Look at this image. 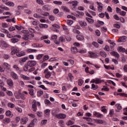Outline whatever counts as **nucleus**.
<instances>
[{
    "label": "nucleus",
    "mask_w": 127,
    "mask_h": 127,
    "mask_svg": "<svg viewBox=\"0 0 127 127\" xmlns=\"http://www.w3.org/2000/svg\"><path fill=\"white\" fill-rule=\"evenodd\" d=\"M83 83H84V81L82 79H80L78 80V84L79 86H82Z\"/></svg>",
    "instance_id": "42"
},
{
    "label": "nucleus",
    "mask_w": 127,
    "mask_h": 127,
    "mask_svg": "<svg viewBox=\"0 0 127 127\" xmlns=\"http://www.w3.org/2000/svg\"><path fill=\"white\" fill-rule=\"evenodd\" d=\"M76 38L77 40H79L80 41H82V40H84V36L80 35H76Z\"/></svg>",
    "instance_id": "26"
},
{
    "label": "nucleus",
    "mask_w": 127,
    "mask_h": 127,
    "mask_svg": "<svg viewBox=\"0 0 127 127\" xmlns=\"http://www.w3.org/2000/svg\"><path fill=\"white\" fill-rule=\"evenodd\" d=\"M115 106L117 108V109H118V110H122V109H123V108L122 107V105L120 104H116Z\"/></svg>",
    "instance_id": "44"
},
{
    "label": "nucleus",
    "mask_w": 127,
    "mask_h": 127,
    "mask_svg": "<svg viewBox=\"0 0 127 127\" xmlns=\"http://www.w3.org/2000/svg\"><path fill=\"white\" fill-rule=\"evenodd\" d=\"M93 115L94 117H96L97 118H103V114H100V113H98L97 112H94L93 113Z\"/></svg>",
    "instance_id": "13"
},
{
    "label": "nucleus",
    "mask_w": 127,
    "mask_h": 127,
    "mask_svg": "<svg viewBox=\"0 0 127 127\" xmlns=\"http://www.w3.org/2000/svg\"><path fill=\"white\" fill-rule=\"evenodd\" d=\"M97 3L98 5V10L99 11V12H101L102 10H103V5H102L101 3H100L99 2H97Z\"/></svg>",
    "instance_id": "12"
},
{
    "label": "nucleus",
    "mask_w": 127,
    "mask_h": 127,
    "mask_svg": "<svg viewBox=\"0 0 127 127\" xmlns=\"http://www.w3.org/2000/svg\"><path fill=\"white\" fill-rule=\"evenodd\" d=\"M96 122L97 123V124H100L102 125L103 124H105V123H106V121H105V120H103L101 119H97L96 121Z\"/></svg>",
    "instance_id": "30"
},
{
    "label": "nucleus",
    "mask_w": 127,
    "mask_h": 127,
    "mask_svg": "<svg viewBox=\"0 0 127 127\" xmlns=\"http://www.w3.org/2000/svg\"><path fill=\"white\" fill-rule=\"evenodd\" d=\"M6 5H8L9 6H14V3L11 1H8L5 3Z\"/></svg>",
    "instance_id": "33"
},
{
    "label": "nucleus",
    "mask_w": 127,
    "mask_h": 127,
    "mask_svg": "<svg viewBox=\"0 0 127 127\" xmlns=\"http://www.w3.org/2000/svg\"><path fill=\"white\" fill-rule=\"evenodd\" d=\"M5 115L7 117H10V116H11V112L9 110H8L6 112Z\"/></svg>",
    "instance_id": "51"
},
{
    "label": "nucleus",
    "mask_w": 127,
    "mask_h": 127,
    "mask_svg": "<svg viewBox=\"0 0 127 127\" xmlns=\"http://www.w3.org/2000/svg\"><path fill=\"white\" fill-rule=\"evenodd\" d=\"M10 75L12 78H13V79H18V76L16 73H15V72H14V71H11L10 72Z\"/></svg>",
    "instance_id": "10"
},
{
    "label": "nucleus",
    "mask_w": 127,
    "mask_h": 127,
    "mask_svg": "<svg viewBox=\"0 0 127 127\" xmlns=\"http://www.w3.org/2000/svg\"><path fill=\"white\" fill-rule=\"evenodd\" d=\"M9 31H13L14 30H15V27H13V26H11L8 29Z\"/></svg>",
    "instance_id": "60"
},
{
    "label": "nucleus",
    "mask_w": 127,
    "mask_h": 127,
    "mask_svg": "<svg viewBox=\"0 0 127 127\" xmlns=\"http://www.w3.org/2000/svg\"><path fill=\"white\" fill-rule=\"evenodd\" d=\"M15 109L16 111H17L18 113H22V109L19 107H15Z\"/></svg>",
    "instance_id": "49"
},
{
    "label": "nucleus",
    "mask_w": 127,
    "mask_h": 127,
    "mask_svg": "<svg viewBox=\"0 0 127 127\" xmlns=\"http://www.w3.org/2000/svg\"><path fill=\"white\" fill-rule=\"evenodd\" d=\"M91 86L93 90H97L98 89V85H95V84H92Z\"/></svg>",
    "instance_id": "57"
},
{
    "label": "nucleus",
    "mask_w": 127,
    "mask_h": 127,
    "mask_svg": "<svg viewBox=\"0 0 127 127\" xmlns=\"http://www.w3.org/2000/svg\"><path fill=\"white\" fill-rule=\"evenodd\" d=\"M32 47L34 48H37V47H42V46H40L39 44L37 43H34L32 44Z\"/></svg>",
    "instance_id": "41"
},
{
    "label": "nucleus",
    "mask_w": 127,
    "mask_h": 127,
    "mask_svg": "<svg viewBox=\"0 0 127 127\" xmlns=\"http://www.w3.org/2000/svg\"><path fill=\"white\" fill-rule=\"evenodd\" d=\"M86 20H87L88 22L89 23H94V20L93 19H91L89 17H86Z\"/></svg>",
    "instance_id": "38"
},
{
    "label": "nucleus",
    "mask_w": 127,
    "mask_h": 127,
    "mask_svg": "<svg viewBox=\"0 0 127 127\" xmlns=\"http://www.w3.org/2000/svg\"><path fill=\"white\" fill-rule=\"evenodd\" d=\"M13 68L15 69L16 71H19V72H22V70L20 69L17 65H14Z\"/></svg>",
    "instance_id": "31"
},
{
    "label": "nucleus",
    "mask_w": 127,
    "mask_h": 127,
    "mask_svg": "<svg viewBox=\"0 0 127 127\" xmlns=\"http://www.w3.org/2000/svg\"><path fill=\"white\" fill-rule=\"evenodd\" d=\"M36 1L38 4H40L41 5H44V2L42 0H36Z\"/></svg>",
    "instance_id": "32"
},
{
    "label": "nucleus",
    "mask_w": 127,
    "mask_h": 127,
    "mask_svg": "<svg viewBox=\"0 0 127 127\" xmlns=\"http://www.w3.org/2000/svg\"><path fill=\"white\" fill-rule=\"evenodd\" d=\"M28 37H29V35L28 34H24L22 39H24V40H28Z\"/></svg>",
    "instance_id": "36"
},
{
    "label": "nucleus",
    "mask_w": 127,
    "mask_h": 127,
    "mask_svg": "<svg viewBox=\"0 0 127 127\" xmlns=\"http://www.w3.org/2000/svg\"><path fill=\"white\" fill-rule=\"evenodd\" d=\"M71 51L73 54H76V53H78V49L76 47H72L71 48Z\"/></svg>",
    "instance_id": "18"
},
{
    "label": "nucleus",
    "mask_w": 127,
    "mask_h": 127,
    "mask_svg": "<svg viewBox=\"0 0 127 127\" xmlns=\"http://www.w3.org/2000/svg\"><path fill=\"white\" fill-rule=\"evenodd\" d=\"M89 57L90 58H97V57H99L100 56V54H99L98 53H94L93 52H89Z\"/></svg>",
    "instance_id": "2"
},
{
    "label": "nucleus",
    "mask_w": 127,
    "mask_h": 127,
    "mask_svg": "<svg viewBox=\"0 0 127 127\" xmlns=\"http://www.w3.org/2000/svg\"><path fill=\"white\" fill-rule=\"evenodd\" d=\"M16 28V29H17V30H21V29H22V28H23V27H21V26H20V27H19V26H17V25H15V29Z\"/></svg>",
    "instance_id": "64"
},
{
    "label": "nucleus",
    "mask_w": 127,
    "mask_h": 127,
    "mask_svg": "<svg viewBox=\"0 0 127 127\" xmlns=\"http://www.w3.org/2000/svg\"><path fill=\"white\" fill-rule=\"evenodd\" d=\"M44 114L46 117H49L50 116V110L46 109L44 111Z\"/></svg>",
    "instance_id": "25"
},
{
    "label": "nucleus",
    "mask_w": 127,
    "mask_h": 127,
    "mask_svg": "<svg viewBox=\"0 0 127 127\" xmlns=\"http://www.w3.org/2000/svg\"><path fill=\"white\" fill-rule=\"evenodd\" d=\"M66 126H71L72 125H74V122L69 120L68 122L66 123Z\"/></svg>",
    "instance_id": "40"
},
{
    "label": "nucleus",
    "mask_w": 127,
    "mask_h": 127,
    "mask_svg": "<svg viewBox=\"0 0 127 127\" xmlns=\"http://www.w3.org/2000/svg\"><path fill=\"white\" fill-rule=\"evenodd\" d=\"M97 42L99 44H103L104 43V42L103 41V39L99 38L97 40Z\"/></svg>",
    "instance_id": "59"
},
{
    "label": "nucleus",
    "mask_w": 127,
    "mask_h": 127,
    "mask_svg": "<svg viewBox=\"0 0 127 127\" xmlns=\"http://www.w3.org/2000/svg\"><path fill=\"white\" fill-rule=\"evenodd\" d=\"M43 10H48L49 9V5H45L42 7Z\"/></svg>",
    "instance_id": "47"
},
{
    "label": "nucleus",
    "mask_w": 127,
    "mask_h": 127,
    "mask_svg": "<svg viewBox=\"0 0 127 127\" xmlns=\"http://www.w3.org/2000/svg\"><path fill=\"white\" fill-rule=\"evenodd\" d=\"M66 23L68 25H71V24H73V21L71 20H67L66 21Z\"/></svg>",
    "instance_id": "56"
},
{
    "label": "nucleus",
    "mask_w": 127,
    "mask_h": 127,
    "mask_svg": "<svg viewBox=\"0 0 127 127\" xmlns=\"http://www.w3.org/2000/svg\"><path fill=\"white\" fill-rule=\"evenodd\" d=\"M20 77L21 78L23 79V80H30V77L26 76V75H24L22 74H20Z\"/></svg>",
    "instance_id": "22"
},
{
    "label": "nucleus",
    "mask_w": 127,
    "mask_h": 127,
    "mask_svg": "<svg viewBox=\"0 0 127 127\" xmlns=\"http://www.w3.org/2000/svg\"><path fill=\"white\" fill-rule=\"evenodd\" d=\"M43 56H44V54H39L37 56V60H40V59H41V58H42V57H43Z\"/></svg>",
    "instance_id": "46"
},
{
    "label": "nucleus",
    "mask_w": 127,
    "mask_h": 127,
    "mask_svg": "<svg viewBox=\"0 0 127 127\" xmlns=\"http://www.w3.org/2000/svg\"><path fill=\"white\" fill-rule=\"evenodd\" d=\"M11 55H14V54L16 55L20 51L18 48H15L14 47H11Z\"/></svg>",
    "instance_id": "3"
},
{
    "label": "nucleus",
    "mask_w": 127,
    "mask_h": 127,
    "mask_svg": "<svg viewBox=\"0 0 127 127\" xmlns=\"http://www.w3.org/2000/svg\"><path fill=\"white\" fill-rule=\"evenodd\" d=\"M19 41V40L16 38L13 37L11 39V42L12 43H17Z\"/></svg>",
    "instance_id": "19"
},
{
    "label": "nucleus",
    "mask_w": 127,
    "mask_h": 127,
    "mask_svg": "<svg viewBox=\"0 0 127 127\" xmlns=\"http://www.w3.org/2000/svg\"><path fill=\"white\" fill-rule=\"evenodd\" d=\"M7 37H8V38H13L14 36L11 35V34H9V32H8L7 34Z\"/></svg>",
    "instance_id": "58"
},
{
    "label": "nucleus",
    "mask_w": 127,
    "mask_h": 127,
    "mask_svg": "<svg viewBox=\"0 0 127 127\" xmlns=\"http://www.w3.org/2000/svg\"><path fill=\"white\" fill-rule=\"evenodd\" d=\"M7 107L11 108H14V105L13 103H7Z\"/></svg>",
    "instance_id": "52"
},
{
    "label": "nucleus",
    "mask_w": 127,
    "mask_h": 127,
    "mask_svg": "<svg viewBox=\"0 0 127 127\" xmlns=\"http://www.w3.org/2000/svg\"><path fill=\"white\" fill-rule=\"evenodd\" d=\"M7 83L8 86H10V87H12V86H13V81L11 79H8L7 80Z\"/></svg>",
    "instance_id": "16"
},
{
    "label": "nucleus",
    "mask_w": 127,
    "mask_h": 127,
    "mask_svg": "<svg viewBox=\"0 0 127 127\" xmlns=\"http://www.w3.org/2000/svg\"><path fill=\"white\" fill-rule=\"evenodd\" d=\"M3 123L4 124H5V123H6V124H8V123H10V119H9V118L4 119L3 121Z\"/></svg>",
    "instance_id": "35"
},
{
    "label": "nucleus",
    "mask_w": 127,
    "mask_h": 127,
    "mask_svg": "<svg viewBox=\"0 0 127 127\" xmlns=\"http://www.w3.org/2000/svg\"><path fill=\"white\" fill-rule=\"evenodd\" d=\"M1 45L2 47H4V48H7L9 47V45L4 41L1 42Z\"/></svg>",
    "instance_id": "20"
},
{
    "label": "nucleus",
    "mask_w": 127,
    "mask_h": 127,
    "mask_svg": "<svg viewBox=\"0 0 127 127\" xmlns=\"http://www.w3.org/2000/svg\"><path fill=\"white\" fill-rule=\"evenodd\" d=\"M39 27L40 28H47L48 27V25L46 24H40Z\"/></svg>",
    "instance_id": "28"
},
{
    "label": "nucleus",
    "mask_w": 127,
    "mask_h": 127,
    "mask_svg": "<svg viewBox=\"0 0 127 127\" xmlns=\"http://www.w3.org/2000/svg\"><path fill=\"white\" fill-rule=\"evenodd\" d=\"M37 105L36 104V101L34 100L32 103V108L33 109L34 112H36L37 111Z\"/></svg>",
    "instance_id": "8"
},
{
    "label": "nucleus",
    "mask_w": 127,
    "mask_h": 127,
    "mask_svg": "<svg viewBox=\"0 0 127 127\" xmlns=\"http://www.w3.org/2000/svg\"><path fill=\"white\" fill-rule=\"evenodd\" d=\"M26 60H28V57H24V58H21L19 60V62H20V63H23L25 62L26 61Z\"/></svg>",
    "instance_id": "29"
},
{
    "label": "nucleus",
    "mask_w": 127,
    "mask_h": 127,
    "mask_svg": "<svg viewBox=\"0 0 127 127\" xmlns=\"http://www.w3.org/2000/svg\"><path fill=\"white\" fill-rule=\"evenodd\" d=\"M37 119H34L31 121V123H32V125L34 126L35 124L37 123Z\"/></svg>",
    "instance_id": "55"
},
{
    "label": "nucleus",
    "mask_w": 127,
    "mask_h": 127,
    "mask_svg": "<svg viewBox=\"0 0 127 127\" xmlns=\"http://www.w3.org/2000/svg\"><path fill=\"white\" fill-rule=\"evenodd\" d=\"M62 9L66 12H69V11H70V9H69L66 6H62Z\"/></svg>",
    "instance_id": "24"
},
{
    "label": "nucleus",
    "mask_w": 127,
    "mask_h": 127,
    "mask_svg": "<svg viewBox=\"0 0 127 127\" xmlns=\"http://www.w3.org/2000/svg\"><path fill=\"white\" fill-rule=\"evenodd\" d=\"M37 64L35 61H29L27 62V64L29 67H34Z\"/></svg>",
    "instance_id": "4"
},
{
    "label": "nucleus",
    "mask_w": 127,
    "mask_h": 127,
    "mask_svg": "<svg viewBox=\"0 0 127 127\" xmlns=\"http://www.w3.org/2000/svg\"><path fill=\"white\" fill-rule=\"evenodd\" d=\"M14 94L16 99H19L20 97L22 100H25V97L21 92H15Z\"/></svg>",
    "instance_id": "1"
},
{
    "label": "nucleus",
    "mask_w": 127,
    "mask_h": 127,
    "mask_svg": "<svg viewBox=\"0 0 127 127\" xmlns=\"http://www.w3.org/2000/svg\"><path fill=\"white\" fill-rule=\"evenodd\" d=\"M58 111L57 110H53L52 111V114L53 116H55L56 118H57V116L58 115Z\"/></svg>",
    "instance_id": "27"
},
{
    "label": "nucleus",
    "mask_w": 127,
    "mask_h": 127,
    "mask_svg": "<svg viewBox=\"0 0 127 127\" xmlns=\"http://www.w3.org/2000/svg\"><path fill=\"white\" fill-rule=\"evenodd\" d=\"M126 39H127V36H123L118 39V42H125Z\"/></svg>",
    "instance_id": "14"
},
{
    "label": "nucleus",
    "mask_w": 127,
    "mask_h": 127,
    "mask_svg": "<svg viewBox=\"0 0 127 127\" xmlns=\"http://www.w3.org/2000/svg\"><path fill=\"white\" fill-rule=\"evenodd\" d=\"M44 73L45 74V77L46 78V79H49V78L51 77V72L49 71L48 68L45 70Z\"/></svg>",
    "instance_id": "5"
},
{
    "label": "nucleus",
    "mask_w": 127,
    "mask_h": 127,
    "mask_svg": "<svg viewBox=\"0 0 127 127\" xmlns=\"http://www.w3.org/2000/svg\"><path fill=\"white\" fill-rule=\"evenodd\" d=\"M3 67L4 68V69H6L7 70H9L10 69V65L6 63H4L3 64Z\"/></svg>",
    "instance_id": "11"
},
{
    "label": "nucleus",
    "mask_w": 127,
    "mask_h": 127,
    "mask_svg": "<svg viewBox=\"0 0 127 127\" xmlns=\"http://www.w3.org/2000/svg\"><path fill=\"white\" fill-rule=\"evenodd\" d=\"M67 3L71 4V6L73 7V8H75L76 6L78 5V3H79V2L77 0L72 1L71 2H68Z\"/></svg>",
    "instance_id": "7"
},
{
    "label": "nucleus",
    "mask_w": 127,
    "mask_h": 127,
    "mask_svg": "<svg viewBox=\"0 0 127 127\" xmlns=\"http://www.w3.org/2000/svg\"><path fill=\"white\" fill-rule=\"evenodd\" d=\"M28 122V118L26 117H23L20 120V123L21 125H26Z\"/></svg>",
    "instance_id": "6"
},
{
    "label": "nucleus",
    "mask_w": 127,
    "mask_h": 127,
    "mask_svg": "<svg viewBox=\"0 0 127 127\" xmlns=\"http://www.w3.org/2000/svg\"><path fill=\"white\" fill-rule=\"evenodd\" d=\"M66 117L67 116L65 114H59L58 115H57V119H66Z\"/></svg>",
    "instance_id": "9"
},
{
    "label": "nucleus",
    "mask_w": 127,
    "mask_h": 127,
    "mask_svg": "<svg viewBox=\"0 0 127 127\" xmlns=\"http://www.w3.org/2000/svg\"><path fill=\"white\" fill-rule=\"evenodd\" d=\"M105 108H106L105 106L101 107V112L104 113L105 114H107L108 110H107V109Z\"/></svg>",
    "instance_id": "39"
},
{
    "label": "nucleus",
    "mask_w": 127,
    "mask_h": 127,
    "mask_svg": "<svg viewBox=\"0 0 127 127\" xmlns=\"http://www.w3.org/2000/svg\"><path fill=\"white\" fill-rule=\"evenodd\" d=\"M49 59V56L48 55H46L43 57V61H46Z\"/></svg>",
    "instance_id": "61"
},
{
    "label": "nucleus",
    "mask_w": 127,
    "mask_h": 127,
    "mask_svg": "<svg viewBox=\"0 0 127 127\" xmlns=\"http://www.w3.org/2000/svg\"><path fill=\"white\" fill-rule=\"evenodd\" d=\"M78 52L81 54H83L84 53H86L87 52V50H86V49L80 50L79 51H78Z\"/></svg>",
    "instance_id": "53"
},
{
    "label": "nucleus",
    "mask_w": 127,
    "mask_h": 127,
    "mask_svg": "<svg viewBox=\"0 0 127 127\" xmlns=\"http://www.w3.org/2000/svg\"><path fill=\"white\" fill-rule=\"evenodd\" d=\"M16 55L17 57H22V56L25 55V52L23 51L19 52Z\"/></svg>",
    "instance_id": "17"
},
{
    "label": "nucleus",
    "mask_w": 127,
    "mask_h": 127,
    "mask_svg": "<svg viewBox=\"0 0 127 127\" xmlns=\"http://www.w3.org/2000/svg\"><path fill=\"white\" fill-rule=\"evenodd\" d=\"M43 95V91L42 90H39L37 92V95L38 97H41Z\"/></svg>",
    "instance_id": "45"
},
{
    "label": "nucleus",
    "mask_w": 127,
    "mask_h": 127,
    "mask_svg": "<svg viewBox=\"0 0 127 127\" xmlns=\"http://www.w3.org/2000/svg\"><path fill=\"white\" fill-rule=\"evenodd\" d=\"M59 123L60 124L61 127H64V121L61 120L59 121Z\"/></svg>",
    "instance_id": "62"
},
{
    "label": "nucleus",
    "mask_w": 127,
    "mask_h": 127,
    "mask_svg": "<svg viewBox=\"0 0 127 127\" xmlns=\"http://www.w3.org/2000/svg\"><path fill=\"white\" fill-rule=\"evenodd\" d=\"M118 50L120 52H125V51H126V49L123 48L122 47H119L118 48Z\"/></svg>",
    "instance_id": "34"
},
{
    "label": "nucleus",
    "mask_w": 127,
    "mask_h": 127,
    "mask_svg": "<svg viewBox=\"0 0 127 127\" xmlns=\"http://www.w3.org/2000/svg\"><path fill=\"white\" fill-rule=\"evenodd\" d=\"M58 12H59V9H57V8H55L53 10V13L55 14H57V13H58Z\"/></svg>",
    "instance_id": "63"
},
{
    "label": "nucleus",
    "mask_w": 127,
    "mask_h": 127,
    "mask_svg": "<svg viewBox=\"0 0 127 127\" xmlns=\"http://www.w3.org/2000/svg\"><path fill=\"white\" fill-rule=\"evenodd\" d=\"M110 54L114 57H116V58H120V55L117 52L113 51Z\"/></svg>",
    "instance_id": "15"
},
{
    "label": "nucleus",
    "mask_w": 127,
    "mask_h": 127,
    "mask_svg": "<svg viewBox=\"0 0 127 127\" xmlns=\"http://www.w3.org/2000/svg\"><path fill=\"white\" fill-rule=\"evenodd\" d=\"M59 40L60 42H65V38L63 37H60Z\"/></svg>",
    "instance_id": "54"
},
{
    "label": "nucleus",
    "mask_w": 127,
    "mask_h": 127,
    "mask_svg": "<svg viewBox=\"0 0 127 127\" xmlns=\"http://www.w3.org/2000/svg\"><path fill=\"white\" fill-rule=\"evenodd\" d=\"M100 56H102V57H104L105 58V57H107V53L105 52H101L100 53Z\"/></svg>",
    "instance_id": "37"
},
{
    "label": "nucleus",
    "mask_w": 127,
    "mask_h": 127,
    "mask_svg": "<svg viewBox=\"0 0 127 127\" xmlns=\"http://www.w3.org/2000/svg\"><path fill=\"white\" fill-rule=\"evenodd\" d=\"M53 2L55 4H58L59 5L62 4V1H54Z\"/></svg>",
    "instance_id": "50"
},
{
    "label": "nucleus",
    "mask_w": 127,
    "mask_h": 127,
    "mask_svg": "<svg viewBox=\"0 0 127 127\" xmlns=\"http://www.w3.org/2000/svg\"><path fill=\"white\" fill-rule=\"evenodd\" d=\"M29 94L31 96H34V90L30 89H29Z\"/></svg>",
    "instance_id": "43"
},
{
    "label": "nucleus",
    "mask_w": 127,
    "mask_h": 127,
    "mask_svg": "<svg viewBox=\"0 0 127 127\" xmlns=\"http://www.w3.org/2000/svg\"><path fill=\"white\" fill-rule=\"evenodd\" d=\"M79 24L82 27H85V26H87V22H86L85 21H79Z\"/></svg>",
    "instance_id": "21"
},
{
    "label": "nucleus",
    "mask_w": 127,
    "mask_h": 127,
    "mask_svg": "<svg viewBox=\"0 0 127 127\" xmlns=\"http://www.w3.org/2000/svg\"><path fill=\"white\" fill-rule=\"evenodd\" d=\"M108 43H110L111 48H114L116 45V43L112 41V40H108Z\"/></svg>",
    "instance_id": "23"
},
{
    "label": "nucleus",
    "mask_w": 127,
    "mask_h": 127,
    "mask_svg": "<svg viewBox=\"0 0 127 127\" xmlns=\"http://www.w3.org/2000/svg\"><path fill=\"white\" fill-rule=\"evenodd\" d=\"M101 82V79L98 78H95V84H100Z\"/></svg>",
    "instance_id": "48"
}]
</instances>
